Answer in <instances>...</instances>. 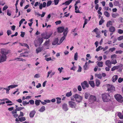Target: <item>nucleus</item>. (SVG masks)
Segmentation results:
<instances>
[{
	"mask_svg": "<svg viewBox=\"0 0 123 123\" xmlns=\"http://www.w3.org/2000/svg\"><path fill=\"white\" fill-rule=\"evenodd\" d=\"M57 30L58 32L59 33H62L64 31L63 33L64 36L61 38L60 41V43H59L58 44V45H59L64 40L68 32V29L66 27L65 29L64 27H61L58 28Z\"/></svg>",
	"mask_w": 123,
	"mask_h": 123,
	"instance_id": "nucleus-1",
	"label": "nucleus"
},
{
	"mask_svg": "<svg viewBox=\"0 0 123 123\" xmlns=\"http://www.w3.org/2000/svg\"><path fill=\"white\" fill-rule=\"evenodd\" d=\"M102 98L104 102L109 101L110 99V95L108 93H104L102 94Z\"/></svg>",
	"mask_w": 123,
	"mask_h": 123,
	"instance_id": "nucleus-2",
	"label": "nucleus"
},
{
	"mask_svg": "<svg viewBox=\"0 0 123 123\" xmlns=\"http://www.w3.org/2000/svg\"><path fill=\"white\" fill-rule=\"evenodd\" d=\"M18 86L17 85H10L6 87V88H3V90H6V93L7 94H9V90L11 89H12Z\"/></svg>",
	"mask_w": 123,
	"mask_h": 123,
	"instance_id": "nucleus-3",
	"label": "nucleus"
},
{
	"mask_svg": "<svg viewBox=\"0 0 123 123\" xmlns=\"http://www.w3.org/2000/svg\"><path fill=\"white\" fill-rule=\"evenodd\" d=\"M73 97L75 98L76 101L78 103L81 102L82 99V96L77 94L74 95Z\"/></svg>",
	"mask_w": 123,
	"mask_h": 123,
	"instance_id": "nucleus-4",
	"label": "nucleus"
},
{
	"mask_svg": "<svg viewBox=\"0 0 123 123\" xmlns=\"http://www.w3.org/2000/svg\"><path fill=\"white\" fill-rule=\"evenodd\" d=\"M115 97L118 102L121 103L123 102V97L120 94H117L115 95Z\"/></svg>",
	"mask_w": 123,
	"mask_h": 123,
	"instance_id": "nucleus-5",
	"label": "nucleus"
},
{
	"mask_svg": "<svg viewBox=\"0 0 123 123\" xmlns=\"http://www.w3.org/2000/svg\"><path fill=\"white\" fill-rule=\"evenodd\" d=\"M89 101L90 104H92L94 102L96 101L95 96L94 95H91L89 98Z\"/></svg>",
	"mask_w": 123,
	"mask_h": 123,
	"instance_id": "nucleus-6",
	"label": "nucleus"
},
{
	"mask_svg": "<svg viewBox=\"0 0 123 123\" xmlns=\"http://www.w3.org/2000/svg\"><path fill=\"white\" fill-rule=\"evenodd\" d=\"M107 90L110 92H112L115 90V88L112 85H107Z\"/></svg>",
	"mask_w": 123,
	"mask_h": 123,
	"instance_id": "nucleus-7",
	"label": "nucleus"
},
{
	"mask_svg": "<svg viewBox=\"0 0 123 123\" xmlns=\"http://www.w3.org/2000/svg\"><path fill=\"white\" fill-rule=\"evenodd\" d=\"M81 85L82 88L83 89H85L86 88V87L88 88L89 86L87 82L86 81H85L83 82L82 83Z\"/></svg>",
	"mask_w": 123,
	"mask_h": 123,
	"instance_id": "nucleus-8",
	"label": "nucleus"
},
{
	"mask_svg": "<svg viewBox=\"0 0 123 123\" xmlns=\"http://www.w3.org/2000/svg\"><path fill=\"white\" fill-rule=\"evenodd\" d=\"M68 104L69 106L72 108H76V104L74 102L70 101L68 102Z\"/></svg>",
	"mask_w": 123,
	"mask_h": 123,
	"instance_id": "nucleus-9",
	"label": "nucleus"
},
{
	"mask_svg": "<svg viewBox=\"0 0 123 123\" xmlns=\"http://www.w3.org/2000/svg\"><path fill=\"white\" fill-rule=\"evenodd\" d=\"M1 53L3 55H6L10 53V51L7 49H1Z\"/></svg>",
	"mask_w": 123,
	"mask_h": 123,
	"instance_id": "nucleus-10",
	"label": "nucleus"
},
{
	"mask_svg": "<svg viewBox=\"0 0 123 123\" xmlns=\"http://www.w3.org/2000/svg\"><path fill=\"white\" fill-rule=\"evenodd\" d=\"M42 38L43 39H47L50 36V35H48L46 33H43L41 34Z\"/></svg>",
	"mask_w": 123,
	"mask_h": 123,
	"instance_id": "nucleus-11",
	"label": "nucleus"
},
{
	"mask_svg": "<svg viewBox=\"0 0 123 123\" xmlns=\"http://www.w3.org/2000/svg\"><path fill=\"white\" fill-rule=\"evenodd\" d=\"M52 71L50 70L48 72L47 74V78H48L50 76V77H52V76L54 75L55 74V72H52Z\"/></svg>",
	"mask_w": 123,
	"mask_h": 123,
	"instance_id": "nucleus-12",
	"label": "nucleus"
},
{
	"mask_svg": "<svg viewBox=\"0 0 123 123\" xmlns=\"http://www.w3.org/2000/svg\"><path fill=\"white\" fill-rule=\"evenodd\" d=\"M6 59V55H2L1 57L0 58V63L5 61Z\"/></svg>",
	"mask_w": 123,
	"mask_h": 123,
	"instance_id": "nucleus-13",
	"label": "nucleus"
},
{
	"mask_svg": "<svg viewBox=\"0 0 123 123\" xmlns=\"http://www.w3.org/2000/svg\"><path fill=\"white\" fill-rule=\"evenodd\" d=\"M36 111L34 110L31 111L30 113L29 114L30 117L31 118H33L34 117L35 113Z\"/></svg>",
	"mask_w": 123,
	"mask_h": 123,
	"instance_id": "nucleus-14",
	"label": "nucleus"
},
{
	"mask_svg": "<svg viewBox=\"0 0 123 123\" xmlns=\"http://www.w3.org/2000/svg\"><path fill=\"white\" fill-rule=\"evenodd\" d=\"M62 109L65 111H68V107L67 105L66 104H64L62 105Z\"/></svg>",
	"mask_w": 123,
	"mask_h": 123,
	"instance_id": "nucleus-15",
	"label": "nucleus"
},
{
	"mask_svg": "<svg viewBox=\"0 0 123 123\" xmlns=\"http://www.w3.org/2000/svg\"><path fill=\"white\" fill-rule=\"evenodd\" d=\"M115 30V28L113 26L110 27L109 29V31L110 32H114Z\"/></svg>",
	"mask_w": 123,
	"mask_h": 123,
	"instance_id": "nucleus-16",
	"label": "nucleus"
},
{
	"mask_svg": "<svg viewBox=\"0 0 123 123\" xmlns=\"http://www.w3.org/2000/svg\"><path fill=\"white\" fill-rule=\"evenodd\" d=\"M111 62L109 60L106 61L105 62V65L110 67H111Z\"/></svg>",
	"mask_w": 123,
	"mask_h": 123,
	"instance_id": "nucleus-17",
	"label": "nucleus"
},
{
	"mask_svg": "<svg viewBox=\"0 0 123 123\" xmlns=\"http://www.w3.org/2000/svg\"><path fill=\"white\" fill-rule=\"evenodd\" d=\"M118 78V76L117 75H114L113 76L112 78V80L113 82L117 80Z\"/></svg>",
	"mask_w": 123,
	"mask_h": 123,
	"instance_id": "nucleus-18",
	"label": "nucleus"
},
{
	"mask_svg": "<svg viewBox=\"0 0 123 123\" xmlns=\"http://www.w3.org/2000/svg\"><path fill=\"white\" fill-rule=\"evenodd\" d=\"M117 66L118 67L117 70H118V71H121L123 68V65L120 64Z\"/></svg>",
	"mask_w": 123,
	"mask_h": 123,
	"instance_id": "nucleus-19",
	"label": "nucleus"
},
{
	"mask_svg": "<svg viewBox=\"0 0 123 123\" xmlns=\"http://www.w3.org/2000/svg\"><path fill=\"white\" fill-rule=\"evenodd\" d=\"M58 38L55 39L54 41L52 42V44L53 45H56L58 42Z\"/></svg>",
	"mask_w": 123,
	"mask_h": 123,
	"instance_id": "nucleus-20",
	"label": "nucleus"
},
{
	"mask_svg": "<svg viewBox=\"0 0 123 123\" xmlns=\"http://www.w3.org/2000/svg\"><path fill=\"white\" fill-rule=\"evenodd\" d=\"M43 39L41 37H40L38 38V41L40 44H41L43 41Z\"/></svg>",
	"mask_w": 123,
	"mask_h": 123,
	"instance_id": "nucleus-21",
	"label": "nucleus"
},
{
	"mask_svg": "<svg viewBox=\"0 0 123 123\" xmlns=\"http://www.w3.org/2000/svg\"><path fill=\"white\" fill-rule=\"evenodd\" d=\"M77 4L76 3L74 5L75 6V12L76 13H80V12L78 9V10H77V9L78 8V6H76Z\"/></svg>",
	"mask_w": 123,
	"mask_h": 123,
	"instance_id": "nucleus-22",
	"label": "nucleus"
},
{
	"mask_svg": "<svg viewBox=\"0 0 123 123\" xmlns=\"http://www.w3.org/2000/svg\"><path fill=\"white\" fill-rule=\"evenodd\" d=\"M97 65L99 67H102L103 66V63L102 62H97Z\"/></svg>",
	"mask_w": 123,
	"mask_h": 123,
	"instance_id": "nucleus-23",
	"label": "nucleus"
},
{
	"mask_svg": "<svg viewBox=\"0 0 123 123\" xmlns=\"http://www.w3.org/2000/svg\"><path fill=\"white\" fill-rule=\"evenodd\" d=\"M45 110V107L43 106H42L40 109L39 110V111L41 112H43Z\"/></svg>",
	"mask_w": 123,
	"mask_h": 123,
	"instance_id": "nucleus-24",
	"label": "nucleus"
},
{
	"mask_svg": "<svg viewBox=\"0 0 123 123\" xmlns=\"http://www.w3.org/2000/svg\"><path fill=\"white\" fill-rule=\"evenodd\" d=\"M104 14L105 16L107 17H109L110 16V13L107 11H105L104 12Z\"/></svg>",
	"mask_w": 123,
	"mask_h": 123,
	"instance_id": "nucleus-25",
	"label": "nucleus"
},
{
	"mask_svg": "<svg viewBox=\"0 0 123 123\" xmlns=\"http://www.w3.org/2000/svg\"><path fill=\"white\" fill-rule=\"evenodd\" d=\"M112 25V22L110 20L107 22L106 24V26L107 27H109L110 26Z\"/></svg>",
	"mask_w": 123,
	"mask_h": 123,
	"instance_id": "nucleus-26",
	"label": "nucleus"
},
{
	"mask_svg": "<svg viewBox=\"0 0 123 123\" xmlns=\"http://www.w3.org/2000/svg\"><path fill=\"white\" fill-rule=\"evenodd\" d=\"M100 83V81L99 80L97 79L96 80V86H98Z\"/></svg>",
	"mask_w": 123,
	"mask_h": 123,
	"instance_id": "nucleus-27",
	"label": "nucleus"
},
{
	"mask_svg": "<svg viewBox=\"0 0 123 123\" xmlns=\"http://www.w3.org/2000/svg\"><path fill=\"white\" fill-rule=\"evenodd\" d=\"M15 60H17V61H25L26 60L25 59H23L22 58H15Z\"/></svg>",
	"mask_w": 123,
	"mask_h": 123,
	"instance_id": "nucleus-28",
	"label": "nucleus"
},
{
	"mask_svg": "<svg viewBox=\"0 0 123 123\" xmlns=\"http://www.w3.org/2000/svg\"><path fill=\"white\" fill-rule=\"evenodd\" d=\"M89 84L92 87L94 86V84L93 81H89Z\"/></svg>",
	"mask_w": 123,
	"mask_h": 123,
	"instance_id": "nucleus-29",
	"label": "nucleus"
},
{
	"mask_svg": "<svg viewBox=\"0 0 123 123\" xmlns=\"http://www.w3.org/2000/svg\"><path fill=\"white\" fill-rule=\"evenodd\" d=\"M96 77H97L98 78L101 79L102 77V76L101 74H95Z\"/></svg>",
	"mask_w": 123,
	"mask_h": 123,
	"instance_id": "nucleus-30",
	"label": "nucleus"
},
{
	"mask_svg": "<svg viewBox=\"0 0 123 123\" xmlns=\"http://www.w3.org/2000/svg\"><path fill=\"white\" fill-rule=\"evenodd\" d=\"M41 102L40 100H36L35 101V104L37 106H38L39 105L40 102Z\"/></svg>",
	"mask_w": 123,
	"mask_h": 123,
	"instance_id": "nucleus-31",
	"label": "nucleus"
},
{
	"mask_svg": "<svg viewBox=\"0 0 123 123\" xmlns=\"http://www.w3.org/2000/svg\"><path fill=\"white\" fill-rule=\"evenodd\" d=\"M118 116L121 119H123V115L121 113L119 112L118 114Z\"/></svg>",
	"mask_w": 123,
	"mask_h": 123,
	"instance_id": "nucleus-32",
	"label": "nucleus"
},
{
	"mask_svg": "<svg viewBox=\"0 0 123 123\" xmlns=\"http://www.w3.org/2000/svg\"><path fill=\"white\" fill-rule=\"evenodd\" d=\"M19 121L21 122H22L25 121L26 120L25 118L24 117H22L20 118H19Z\"/></svg>",
	"mask_w": 123,
	"mask_h": 123,
	"instance_id": "nucleus-33",
	"label": "nucleus"
},
{
	"mask_svg": "<svg viewBox=\"0 0 123 123\" xmlns=\"http://www.w3.org/2000/svg\"><path fill=\"white\" fill-rule=\"evenodd\" d=\"M112 16L113 18H116L119 16V15L117 13H112Z\"/></svg>",
	"mask_w": 123,
	"mask_h": 123,
	"instance_id": "nucleus-34",
	"label": "nucleus"
},
{
	"mask_svg": "<svg viewBox=\"0 0 123 123\" xmlns=\"http://www.w3.org/2000/svg\"><path fill=\"white\" fill-rule=\"evenodd\" d=\"M111 64H115L117 63V62L116 59H112L111 61Z\"/></svg>",
	"mask_w": 123,
	"mask_h": 123,
	"instance_id": "nucleus-35",
	"label": "nucleus"
},
{
	"mask_svg": "<svg viewBox=\"0 0 123 123\" xmlns=\"http://www.w3.org/2000/svg\"><path fill=\"white\" fill-rule=\"evenodd\" d=\"M20 44L22 46H25L27 47L29 49V47L28 45L26 43H20Z\"/></svg>",
	"mask_w": 123,
	"mask_h": 123,
	"instance_id": "nucleus-36",
	"label": "nucleus"
},
{
	"mask_svg": "<svg viewBox=\"0 0 123 123\" xmlns=\"http://www.w3.org/2000/svg\"><path fill=\"white\" fill-rule=\"evenodd\" d=\"M57 99V103L59 104L61 103V98L57 97L56 98Z\"/></svg>",
	"mask_w": 123,
	"mask_h": 123,
	"instance_id": "nucleus-37",
	"label": "nucleus"
},
{
	"mask_svg": "<svg viewBox=\"0 0 123 123\" xmlns=\"http://www.w3.org/2000/svg\"><path fill=\"white\" fill-rule=\"evenodd\" d=\"M42 51L41 48H37L36 49V53H38Z\"/></svg>",
	"mask_w": 123,
	"mask_h": 123,
	"instance_id": "nucleus-38",
	"label": "nucleus"
},
{
	"mask_svg": "<svg viewBox=\"0 0 123 123\" xmlns=\"http://www.w3.org/2000/svg\"><path fill=\"white\" fill-rule=\"evenodd\" d=\"M117 66H115L111 68V70L113 71L116 70H117Z\"/></svg>",
	"mask_w": 123,
	"mask_h": 123,
	"instance_id": "nucleus-39",
	"label": "nucleus"
},
{
	"mask_svg": "<svg viewBox=\"0 0 123 123\" xmlns=\"http://www.w3.org/2000/svg\"><path fill=\"white\" fill-rule=\"evenodd\" d=\"M74 59L75 60H77L78 59V54L77 52H76L74 54Z\"/></svg>",
	"mask_w": 123,
	"mask_h": 123,
	"instance_id": "nucleus-40",
	"label": "nucleus"
},
{
	"mask_svg": "<svg viewBox=\"0 0 123 123\" xmlns=\"http://www.w3.org/2000/svg\"><path fill=\"white\" fill-rule=\"evenodd\" d=\"M70 3L69 1H66L65 3H63L62 4V5H68L70 4Z\"/></svg>",
	"mask_w": 123,
	"mask_h": 123,
	"instance_id": "nucleus-41",
	"label": "nucleus"
},
{
	"mask_svg": "<svg viewBox=\"0 0 123 123\" xmlns=\"http://www.w3.org/2000/svg\"><path fill=\"white\" fill-rule=\"evenodd\" d=\"M87 62H86L85 63V64L84 66V68L85 70H86L88 69V67L87 65Z\"/></svg>",
	"mask_w": 123,
	"mask_h": 123,
	"instance_id": "nucleus-42",
	"label": "nucleus"
},
{
	"mask_svg": "<svg viewBox=\"0 0 123 123\" xmlns=\"http://www.w3.org/2000/svg\"><path fill=\"white\" fill-rule=\"evenodd\" d=\"M50 41L49 40H46L45 42L44 45H47L49 43Z\"/></svg>",
	"mask_w": 123,
	"mask_h": 123,
	"instance_id": "nucleus-43",
	"label": "nucleus"
},
{
	"mask_svg": "<svg viewBox=\"0 0 123 123\" xmlns=\"http://www.w3.org/2000/svg\"><path fill=\"white\" fill-rule=\"evenodd\" d=\"M63 69V68L62 67H61V68H59L58 70V71H59V73H61L62 72V70Z\"/></svg>",
	"mask_w": 123,
	"mask_h": 123,
	"instance_id": "nucleus-44",
	"label": "nucleus"
},
{
	"mask_svg": "<svg viewBox=\"0 0 123 123\" xmlns=\"http://www.w3.org/2000/svg\"><path fill=\"white\" fill-rule=\"evenodd\" d=\"M7 15L9 16H10L11 15V12L10 10L8 9L7 10Z\"/></svg>",
	"mask_w": 123,
	"mask_h": 123,
	"instance_id": "nucleus-45",
	"label": "nucleus"
},
{
	"mask_svg": "<svg viewBox=\"0 0 123 123\" xmlns=\"http://www.w3.org/2000/svg\"><path fill=\"white\" fill-rule=\"evenodd\" d=\"M87 21L88 20L87 19H85V20L84 21V23L83 24V28H84L85 27V25L87 23Z\"/></svg>",
	"mask_w": 123,
	"mask_h": 123,
	"instance_id": "nucleus-46",
	"label": "nucleus"
},
{
	"mask_svg": "<svg viewBox=\"0 0 123 123\" xmlns=\"http://www.w3.org/2000/svg\"><path fill=\"white\" fill-rule=\"evenodd\" d=\"M118 32L120 34H122L123 33V30H122L119 29L117 30Z\"/></svg>",
	"mask_w": 123,
	"mask_h": 123,
	"instance_id": "nucleus-47",
	"label": "nucleus"
},
{
	"mask_svg": "<svg viewBox=\"0 0 123 123\" xmlns=\"http://www.w3.org/2000/svg\"><path fill=\"white\" fill-rule=\"evenodd\" d=\"M116 49V48H110L109 49V51L113 52V51H115Z\"/></svg>",
	"mask_w": 123,
	"mask_h": 123,
	"instance_id": "nucleus-48",
	"label": "nucleus"
},
{
	"mask_svg": "<svg viewBox=\"0 0 123 123\" xmlns=\"http://www.w3.org/2000/svg\"><path fill=\"white\" fill-rule=\"evenodd\" d=\"M24 107H18V108H17L16 109V110L17 111H19L21 110L22 109H24Z\"/></svg>",
	"mask_w": 123,
	"mask_h": 123,
	"instance_id": "nucleus-49",
	"label": "nucleus"
},
{
	"mask_svg": "<svg viewBox=\"0 0 123 123\" xmlns=\"http://www.w3.org/2000/svg\"><path fill=\"white\" fill-rule=\"evenodd\" d=\"M29 102H27L26 101H24L23 102V104L24 106H25L26 105L29 104Z\"/></svg>",
	"mask_w": 123,
	"mask_h": 123,
	"instance_id": "nucleus-50",
	"label": "nucleus"
},
{
	"mask_svg": "<svg viewBox=\"0 0 123 123\" xmlns=\"http://www.w3.org/2000/svg\"><path fill=\"white\" fill-rule=\"evenodd\" d=\"M123 39V36H120L119 37H118L117 38V39L119 41L122 40Z\"/></svg>",
	"mask_w": 123,
	"mask_h": 123,
	"instance_id": "nucleus-51",
	"label": "nucleus"
},
{
	"mask_svg": "<svg viewBox=\"0 0 123 123\" xmlns=\"http://www.w3.org/2000/svg\"><path fill=\"white\" fill-rule=\"evenodd\" d=\"M52 3V1H48L47 3V6H50Z\"/></svg>",
	"mask_w": 123,
	"mask_h": 123,
	"instance_id": "nucleus-52",
	"label": "nucleus"
},
{
	"mask_svg": "<svg viewBox=\"0 0 123 123\" xmlns=\"http://www.w3.org/2000/svg\"><path fill=\"white\" fill-rule=\"evenodd\" d=\"M72 95V93L71 92H68L66 94V96L68 97H69L71 96Z\"/></svg>",
	"mask_w": 123,
	"mask_h": 123,
	"instance_id": "nucleus-53",
	"label": "nucleus"
},
{
	"mask_svg": "<svg viewBox=\"0 0 123 123\" xmlns=\"http://www.w3.org/2000/svg\"><path fill=\"white\" fill-rule=\"evenodd\" d=\"M61 23V20L57 21L55 22V23L56 25H57L58 24H60Z\"/></svg>",
	"mask_w": 123,
	"mask_h": 123,
	"instance_id": "nucleus-54",
	"label": "nucleus"
},
{
	"mask_svg": "<svg viewBox=\"0 0 123 123\" xmlns=\"http://www.w3.org/2000/svg\"><path fill=\"white\" fill-rule=\"evenodd\" d=\"M117 55L115 54H114L111 56V59H113L114 58H116Z\"/></svg>",
	"mask_w": 123,
	"mask_h": 123,
	"instance_id": "nucleus-55",
	"label": "nucleus"
},
{
	"mask_svg": "<svg viewBox=\"0 0 123 123\" xmlns=\"http://www.w3.org/2000/svg\"><path fill=\"white\" fill-rule=\"evenodd\" d=\"M59 0H54V2L55 3V5H57L59 2Z\"/></svg>",
	"mask_w": 123,
	"mask_h": 123,
	"instance_id": "nucleus-56",
	"label": "nucleus"
},
{
	"mask_svg": "<svg viewBox=\"0 0 123 123\" xmlns=\"http://www.w3.org/2000/svg\"><path fill=\"white\" fill-rule=\"evenodd\" d=\"M123 52V51H122L121 50L116 51V53L121 54Z\"/></svg>",
	"mask_w": 123,
	"mask_h": 123,
	"instance_id": "nucleus-57",
	"label": "nucleus"
},
{
	"mask_svg": "<svg viewBox=\"0 0 123 123\" xmlns=\"http://www.w3.org/2000/svg\"><path fill=\"white\" fill-rule=\"evenodd\" d=\"M76 68V67L74 65V66L70 69L71 70H73L74 71H75Z\"/></svg>",
	"mask_w": 123,
	"mask_h": 123,
	"instance_id": "nucleus-58",
	"label": "nucleus"
},
{
	"mask_svg": "<svg viewBox=\"0 0 123 123\" xmlns=\"http://www.w3.org/2000/svg\"><path fill=\"white\" fill-rule=\"evenodd\" d=\"M123 80V79L121 78H119L118 80V82L120 83L122 82Z\"/></svg>",
	"mask_w": 123,
	"mask_h": 123,
	"instance_id": "nucleus-59",
	"label": "nucleus"
},
{
	"mask_svg": "<svg viewBox=\"0 0 123 123\" xmlns=\"http://www.w3.org/2000/svg\"><path fill=\"white\" fill-rule=\"evenodd\" d=\"M7 33L8 35L9 36L12 34L11 31L10 30H8L7 31Z\"/></svg>",
	"mask_w": 123,
	"mask_h": 123,
	"instance_id": "nucleus-60",
	"label": "nucleus"
},
{
	"mask_svg": "<svg viewBox=\"0 0 123 123\" xmlns=\"http://www.w3.org/2000/svg\"><path fill=\"white\" fill-rule=\"evenodd\" d=\"M102 47L101 46H99L96 49V51H98L100 50V49H101V48Z\"/></svg>",
	"mask_w": 123,
	"mask_h": 123,
	"instance_id": "nucleus-61",
	"label": "nucleus"
},
{
	"mask_svg": "<svg viewBox=\"0 0 123 123\" xmlns=\"http://www.w3.org/2000/svg\"><path fill=\"white\" fill-rule=\"evenodd\" d=\"M79 67L77 71L78 72H80L81 71L82 68L80 66H79Z\"/></svg>",
	"mask_w": 123,
	"mask_h": 123,
	"instance_id": "nucleus-62",
	"label": "nucleus"
},
{
	"mask_svg": "<svg viewBox=\"0 0 123 123\" xmlns=\"http://www.w3.org/2000/svg\"><path fill=\"white\" fill-rule=\"evenodd\" d=\"M29 102L31 105H33L34 103V101L33 100H30Z\"/></svg>",
	"mask_w": 123,
	"mask_h": 123,
	"instance_id": "nucleus-63",
	"label": "nucleus"
},
{
	"mask_svg": "<svg viewBox=\"0 0 123 123\" xmlns=\"http://www.w3.org/2000/svg\"><path fill=\"white\" fill-rule=\"evenodd\" d=\"M78 90L79 91H81L82 88L79 85L78 86Z\"/></svg>",
	"mask_w": 123,
	"mask_h": 123,
	"instance_id": "nucleus-64",
	"label": "nucleus"
}]
</instances>
